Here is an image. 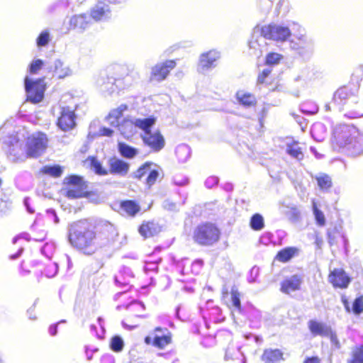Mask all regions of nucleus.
<instances>
[{"instance_id":"1","label":"nucleus","mask_w":363,"mask_h":363,"mask_svg":"<svg viewBox=\"0 0 363 363\" xmlns=\"http://www.w3.org/2000/svg\"><path fill=\"white\" fill-rule=\"evenodd\" d=\"M68 241L72 247L88 255H93L106 244L101 242L95 226L87 220H80L68 225Z\"/></svg>"},{"instance_id":"2","label":"nucleus","mask_w":363,"mask_h":363,"mask_svg":"<svg viewBox=\"0 0 363 363\" xmlns=\"http://www.w3.org/2000/svg\"><path fill=\"white\" fill-rule=\"evenodd\" d=\"M332 143L336 148L347 147L358 154L363 152V138L359 137L354 128L347 125H340L334 128Z\"/></svg>"},{"instance_id":"3","label":"nucleus","mask_w":363,"mask_h":363,"mask_svg":"<svg viewBox=\"0 0 363 363\" xmlns=\"http://www.w3.org/2000/svg\"><path fill=\"white\" fill-rule=\"evenodd\" d=\"M2 143L7 152L8 158L11 162H22L28 158L26 145H23L14 132L4 135L2 138Z\"/></svg>"},{"instance_id":"4","label":"nucleus","mask_w":363,"mask_h":363,"mask_svg":"<svg viewBox=\"0 0 363 363\" xmlns=\"http://www.w3.org/2000/svg\"><path fill=\"white\" fill-rule=\"evenodd\" d=\"M219 229L213 223H206L198 225L194 231V239L201 245H212L220 238Z\"/></svg>"},{"instance_id":"5","label":"nucleus","mask_w":363,"mask_h":363,"mask_svg":"<svg viewBox=\"0 0 363 363\" xmlns=\"http://www.w3.org/2000/svg\"><path fill=\"white\" fill-rule=\"evenodd\" d=\"M48 142L46 135L43 133H35L29 136L26 143L28 158H37L43 154Z\"/></svg>"},{"instance_id":"6","label":"nucleus","mask_w":363,"mask_h":363,"mask_svg":"<svg viewBox=\"0 0 363 363\" xmlns=\"http://www.w3.org/2000/svg\"><path fill=\"white\" fill-rule=\"evenodd\" d=\"M25 89L28 101L33 104L40 102L43 99L45 89L43 79L32 81L26 77L25 79Z\"/></svg>"},{"instance_id":"7","label":"nucleus","mask_w":363,"mask_h":363,"mask_svg":"<svg viewBox=\"0 0 363 363\" xmlns=\"http://www.w3.org/2000/svg\"><path fill=\"white\" fill-rule=\"evenodd\" d=\"M262 35L269 40L275 41H285L291 35V31L286 26L277 24L264 26L261 30Z\"/></svg>"},{"instance_id":"8","label":"nucleus","mask_w":363,"mask_h":363,"mask_svg":"<svg viewBox=\"0 0 363 363\" xmlns=\"http://www.w3.org/2000/svg\"><path fill=\"white\" fill-rule=\"evenodd\" d=\"M123 79L110 77L106 73H101L96 80V84L100 90L108 94H111L118 89H122Z\"/></svg>"},{"instance_id":"9","label":"nucleus","mask_w":363,"mask_h":363,"mask_svg":"<svg viewBox=\"0 0 363 363\" xmlns=\"http://www.w3.org/2000/svg\"><path fill=\"white\" fill-rule=\"evenodd\" d=\"M175 66L176 62L174 60H166L156 64L152 67L150 80L156 82L164 80Z\"/></svg>"},{"instance_id":"10","label":"nucleus","mask_w":363,"mask_h":363,"mask_svg":"<svg viewBox=\"0 0 363 363\" xmlns=\"http://www.w3.org/2000/svg\"><path fill=\"white\" fill-rule=\"evenodd\" d=\"M90 17L96 22H106L112 16V12L108 4L99 1L89 9Z\"/></svg>"},{"instance_id":"11","label":"nucleus","mask_w":363,"mask_h":363,"mask_svg":"<svg viewBox=\"0 0 363 363\" xmlns=\"http://www.w3.org/2000/svg\"><path fill=\"white\" fill-rule=\"evenodd\" d=\"M360 79L358 77L357 82L343 85L338 88L333 95V100L337 104H343L351 96H354L359 88Z\"/></svg>"},{"instance_id":"12","label":"nucleus","mask_w":363,"mask_h":363,"mask_svg":"<svg viewBox=\"0 0 363 363\" xmlns=\"http://www.w3.org/2000/svg\"><path fill=\"white\" fill-rule=\"evenodd\" d=\"M329 281L335 289H347L352 278L349 277L342 269L335 268L328 275Z\"/></svg>"},{"instance_id":"13","label":"nucleus","mask_w":363,"mask_h":363,"mask_svg":"<svg viewBox=\"0 0 363 363\" xmlns=\"http://www.w3.org/2000/svg\"><path fill=\"white\" fill-rule=\"evenodd\" d=\"M60 116L58 118L57 125L63 131H67L75 126V114L69 107H60Z\"/></svg>"},{"instance_id":"14","label":"nucleus","mask_w":363,"mask_h":363,"mask_svg":"<svg viewBox=\"0 0 363 363\" xmlns=\"http://www.w3.org/2000/svg\"><path fill=\"white\" fill-rule=\"evenodd\" d=\"M220 57V52L216 50L202 53L199 59V69L204 72L214 68Z\"/></svg>"},{"instance_id":"15","label":"nucleus","mask_w":363,"mask_h":363,"mask_svg":"<svg viewBox=\"0 0 363 363\" xmlns=\"http://www.w3.org/2000/svg\"><path fill=\"white\" fill-rule=\"evenodd\" d=\"M142 138L144 143L156 152L162 150L165 144L163 136L157 130L154 133H143Z\"/></svg>"},{"instance_id":"16","label":"nucleus","mask_w":363,"mask_h":363,"mask_svg":"<svg viewBox=\"0 0 363 363\" xmlns=\"http://www.w3.org/2000/svg\"><path fill=\"white\" fill-rule=\"evenodd\" d=\"M108 164L109 172L112 174L125 177L129 172V164L121 159L112 157L108 160Z\"/></svg>"},{"instance_id":"17","label":"nucleus","mask_w":363,"mask_h":363,"mask_svg":"<svg viewBox=\"0 0 363 363\" xmlns=\"http://www.w3.org/2000/svg\"><path fill=\"white\" fill-rule=\"evenodd\" d=\"M90 24L91 21L89 17L84 13L74 15L69 19L71 28L78 30L80 32H84L90 26Z\"/></svg>"},{"instance_id":"18","label":"nucleus","mask_w":363,"mask_h":363,"mask_svg":"<svg viewBox=\"0 0 363 363\" xmlns=\"http://www.w3.org/2000/svg\"><path fill=\"white\" fill-rule=\"evenodd\" d=\"M301 284V277L297 274L293 275L281 282V291L284 294H289L291 292L298 290Z\"/></svg>"},{"instance_id":"19","label":"nucleus","mask_w":363,"mask_h":363,"mask_svg":"<svg viewBox=\"0 0 363 363\" xmlns=\"http://www.w3.org/2000/svg\"><path fill=\"white\" fill-rule=\"evenodd\" d=\"M116 127L125 138H129L136 133L135 119L125 118Z\"/></svg>"},{"instance_id":"20","label":"nucleus","mask_w":363,"mask_h":363,"mask_svg":"<svg viewBox=\"0 0 363 363\" xmlns=\"http://www.w3.org/2000/svg\"><path fill=\"white\" fill-rule=\"evenodd\" d=\"M283 359V352L279 349H267L262 355L264 363H277Z\"/></svg>"},{"instance_id":"21","label":"nucleus","mask_w":363,"mask_h":363,"mask_svg":"<svg viewBox=\"0 0 363 363\" xmlns=\"http://www.w3.org/2000/svg\"><path fill=\"white\" fill-rule=\"evenodd\" d=\"M54 73L59 79H63L71 76L72 71L69 65H66L61 60L57 59L54 62Z\"/></svg>"},{"instance_id":"22","label":"nucleus","mask_w":363,"mask_h":363,"mask_svg":"<svg viewBox=\"0 0 363 363\" xmlns=\"http://www.w3.org/2000/svg\"><path fill=\"white\" fill-rule=\"evenodd\" d=\"M160 231V226L154 222H147L140 225L139 233L145 238L157 234Z\"/></svg>"},{"instance_id":"23","label":"nucleus","mask_w":363,"mask_h":363,"mask_svg":"<svg viewBox=\"0 0 363 363\" xmlns=\"http://www.w3.org/2000/svg\"><path fill=\"white\" fill-rule=\"evenodd\" d=\"M128 108L127 105L121 104L118 108L112 110L106 119L110 123L112 126L116 127V125H119V119L123 116V113Z\"/></svg>"},{"instance_id":"24","label":"nucleus","mask_w":363,"mask_h":363,"mask_svg":"<svg viewBox=\"0 0 363 363\" xmlns=\"http://www.w3.org/2000/svg\"><path fill=\"white\" fill-rule=\"evenodd\" d=\"M319 335L325 337H328L331 343L337 348H339L340 345L337 337L330 328L319 323Z\"/></svg>"},{"instance_id":"25","label":"nucleus","mask_w":363,"mask_h":363,"mask_svg":"<svg viewBox=\"0 0 363 363\" xmlns=\"http://www.w3.org/2000/svg\"><path fill=\"white\" fill-rule=\"evenodd\" d=\"M236 99L238 103L245 107H251L256 104L255 97L244 91H238L236 94Z\"/></svg>"},{"instance_id":"26","label":"nucleus","mask_w":363,"mask_h":363,"mask_svg":"<svg viewBox=\"0 0 363 363\" xmlns=\"http://www.w3.org/2000/svg\"><path fill=\"white\" fill-rule=\"evenodd\" d=\"M156 119L155 117L145 118H135V123L136 128H138L144 131V133L151 132L150 128L155 125Z\"/></svg>"},{"instance_id":"27","label":"nucleus","mask_w":363,"mask_h":363,"mask_svg":"<svg viewBox=\"0 0 363 363\" xmlns=\"http://www.w3.org/2000/svg\"><path fill=\"white\" fill-rule=\"evenodd\" d=\"M118 152L122 157L128 159L133 158L138 153V151L136 148L123 143H118Z\"/></svg>"},{"instance_id":"28","label":"nucleus","mask_w":363,"mask_h":363,"mask_svg":"<svg viewBox=\"0 0 363 363\" xmlns=\"http://www.w3.org/2000/svg\"><path fill=\"white\" fill-rule=\"evenodd\" d=\"M347 363H363V345L354 347Z\"/></svg>"},{"instance_id":"29","label":"nucleus","mask_w":363,"mask_h":363,"mask_svg":"<svg viewBox=\"0 0 363 363\" xmlns=\"http://www.w3.org/2000/svg\"><path fill=\"white\" fill-rule=\"evenodd\" d=\"M121 209L128 215L133 216L140 209V206L133 201H125L121 204Z\"/></svg>"},{"instance_id":"30","label":"nucleus","mask_w":363,"mask_h":363,"mask_svg":"<svg viewBox=\"0 0 363 363\" xmlns=\"http://www.w3.org/2000/svg\"><path fill=\"white\" fill-rule=\"evenodd\" d=\"M280 209L290 220L295 222L298 220L300 212L296 207L282 205Z\"/></svg>"},{"instance_id":"31","label":"nucleus","mask_w":363,"mask_h":363,"mask_svg":"<svg viewBox=\"0 0 363 363\" xmlns=\"http://www.w3.org/2000/svg\"><path fill=\"white\" fill-rule=\"evenodd\" d=\"M175 153L179 162H185L190 157L191 150L188 145H181L176 148Z\"/></svg>"},{"instance_id":"32","label":"nucleus","mask_w":363,"mask_h":363,"mask_svg":"<svg viewBox=\"0 0 363 363\" xmlns=\"http://www.w3.org/2000/svg\"><path fill=\"white\" fill-rule=\"evenodd\" d=\"M250 225L254 230L259 231L262 230L264 227L263 216L259 213L254 214L250 218Z\"/></svg>"},{"instance_id":"33","label":"nucleus","mask_w":363,"mask_h":363,"mask_svg":"<svg viewBox=\"0 0 363 363\" xmlns=\"http://www.w3.org/2000/svg\"><path fill=\"white\" fill-rule=\"evenodd\" d=\"M286 152L291 157L301 160L303 157V152L298 143H293L292 144H288L286 147Z\"/></svg>"},{"instance_id":"34","label":"nucleus","mask_w":363,"mask_h":363,"mask_svg":"<svg viewBox=\"0 0 363 363\" xmlns=\"http://www.w3.org/2000/svg\"><path fill=\"white\" fill-rule=\"evenodd\" d=\"M154 165L152 162H147L141 165L135 172L131 174V177L141 179L142 177L150 171V168Z\"/></svg>"},{"instance_id":"35","label":"nucleus","mask_w":363,"mask_h":363,"mask_svg":"<svg viewBox=\"0 0 363 363\" xmlns=\"http://www.w3.org/2000/svg\"><path fill=\"white\" fill-rule=\"evenodd\" d=\"M41 172L53 177H59L62 173V168L60 165L44 166L41 169Z\"/></svg>"},{"instance_id":"36","label":"nucleus","mask_w":363,"mask_h":363,"mask_svg":"<svg viewBox=\"0 0 363 363\" xmlns=\"http://www.w3.org/2000/svg\"><path fill=\"white\" fill-rule=\"evenodd\" d=\"M296 249L288 247L279 251L277 255V258L281 262L289 261L295 254Z\"/></svg>"},{"instance_id":"37","label":"nucleus","mask_w":363,"mask_h":363,"mask_svg":"<svg viewBox=\"0 0 363 363\" xmlns=\"http://www.w3.org/2000/svg\"><path fill=\"white\" fill-rule=\"evenodd\" d=\"M110 347L115 352H121L124 347L123 339L118 335L113 336L110 342Z\"/></svg>"},{"instance_id":"38","label":"nucleus","mask_w":363,"mask_h":363,"mask_svg":"<svg viewBox=\"0 0 363 363\" xmlns=\"http://www.w3.org/2000/svg\"><path fill=\"white\" fill-rule=\"evenodd\" d=\"M172 337H158L154 336L152 345L160 349L164 348L167 345L170 344Z\"/></svg>"},{"instance_id":"39","label":"nucleus","mask_w":363,"mask_h":363,"mask_svg":"<svg viewBox=\"0 0 363 363\" xmlns=\"http://www.w3.org/2000/svg\"><path fill=\"white\" fill-rule=\"evenodd\" d=\"M240 357H242V354L238 347L234 348L233 347H228L225 354V360L239 359Z\"/></svg>"},{"instance_id":"40","label":"nucleus","mask_w":363,"mask_h":363,"mask_svg":"<svg viewBox=\"0 0 363 363\" xmlns=\"http://www.w3.org/2000/svg\"><path fill=\"white\" fill-rule=\"evenodd\" d=\"M351 311L356 315H359L363 312V296L357 297L353 303Z\"/></svg>"},{"instance_id":"41","label":"nucleus","mask_w":363,"mask_h":363,"mask_svg":"<svg viewBox=\"0 0 363 363\" xmlns=\"http://www.w3.org/2000/svg\"><path fill=\"white\" fill-rule=\"evenodd\" d=\"M50 40V33L48 30H44L40 33L36 39L37 46L44 47L48 44Z\"/></svg>"},{"instance_id":"42","label":"nucleus","mask_w":363,"mask_h":363,"mask_svg":"<svg viewBox=\"0 0 363 363\" xmlns=\"http://www.w3.org/2000/svg\"><path fill=\"white\" fill-rule=\"evenodd\" d=\"M83 194V187L72 186L67 191L66 196L69 199H78L82 197Z\"/></svg>"},{"instance_id":"43","label":"nucleus","mask_w":363,"mask_h":363,"mask_svg":"<svg viewBox=\"0 0 363 363\" xmlns=\"http://www.w3.org/2000/svg\"><path fill=\"white\" fill-rule=\"evenodd\" d=\"M333 185L331 178L327 174H322L319 177V188L323 191H327Z\"/></svg>"},{"instance_id":"44","label":"nucleus","mask_w":363,"mask_h":363,"mask_svg":"<svg viewBox=\"0 0 363 363\" xmlns=\"http://www.w3.org/2000/svg\"><path fill=\"white\" fill-rule=\"evenodd\" d=\"M230 294L233 306L240 311L241 309L240 293L238 292V289L235 287H233Z\"/></svg>"},{"instance_id":"45","label":"nucleus","mask_w":363,"mask_h":363,"mask_svg":"<svg viewBox=\"0 0 363 363\" xmlns=\"http://www.w3.org/2000/svg\"><path fill=\"white\" fill-rule=\"evenodd\" d=\"M11 208V201L4 194L0 195V213H6Z\"/></svg>"},{"instance_id":"46","label":"nucleus","mask_w":363,"mask_h":363,"mask_svg":"<svg viewBox=\"0 0 363 363\" xmlns=\"http://www.w3.org/2000/svg\"><path fill=\"white\" fill-rule=\"evenodd\" d=\"M159 177V172L157 169L150 168V171L148 172V176L146 178L145 184L149 186H152L157 181Z\"/></svg>"},{"instance_id":"47","label":"nucleus","mask_w":363,"mask_h":363,"mask_svg":"<svg viewBox=\"0 0 363 363\" xmlns=\"http://www.w3.org/2000/svg\"><path fill=\"white\" fill-rule=\"evenodd\" d=\"M67 184L72 185L76 187H83L84 183L83 179L81 177L77 175H72L65 178Z\"/></svg>"},{"instance_id":"48","label":"nucleus","mask_w":363,"mask_h":363,"mask_svg":"<svg viewBox=\"0 0 363 363\" xmlns=\"http://www.w3.org/2000/svg\"><path fill=\"white\" fill-rule=\"evenodd\" d=\"M281 58H282V56L279 53H276V52L269 53L266 57V64L268 65H277Z\"/></svg>"},{"instance_id":"49","label":"nucleus","mask_w":363,"mask_h":363,"mask_svg":"<svg viewBox=\"0 0 363 363\" xmlns=\"http://www.w3.org/2000/svg\"><path fill=\"white\" fill-rule=\"evenodd\" d=\"M91 167L94 169L95 172L99 175L108 174V171L105 169L101 164L95 158H93L91 162Z\"/></svg>"},{"instance_id":"50","label":"nucleus","mask_w":363,"mask_h":363,"mask_svg":"<svg viewBox=\"0 0 363 363\" xmlns=\"http://www.w3.org/2000/svg\"><path fill=\"white\" fill-rule=\"evenodd\" d=\"M43 61L38 59L33 60L29 66V72L30 74H37L38 72L42 69L43 66Z\"/></svg>"},{"instance_id":"51","label":"nucleus","mask_w":363,"mask_h":363,"mask_svg":"<svg viewBox=\"0 0 363 363\" xmlns=\"http://www.w3.org/2000/svg\"><path fill=\"white\" fill-rule=\"evenodd\" d=\"M249 47L251 50H254L253 54L257 56H260L262 53L260 46L257 40H250L249 42Z\"/></svg>"},{"instance_id":"52","label":"nucleus","mask_w":363,"mask_h":363,"mask_svg":"<svg viewBox=\"0 0 363 363\" xmlns=\"http://www.w3.org/2000/svg\"><path fill=\"white\" fill-rule=\"evenodd\" d=\"M154 336L158 337H172L169 330L166 328L157 327L155 329Z\"/></svg>"},{"instance_id":"53","label":"nucleus","mask_w":363,"mask_h":363,"mask_svg":"<svg viewBox=\"0 0 363 363\" xmlns=\"http://www.w3.org/2000/svg\"><path fill=\"white\" fill-rule=\"evenodd\" d=\"M162 206L164 209L170 211H176L178 209L177 203L169 199L164 201Z\"/></svg>"},{"instance_id":"54","label":"nucleus","mask_w":363,"mask_h":363,"mask_svg":"<svg viewBox=\"0 0 363 363\" xmlns=\"http://www.w3.org/2000/svg\"><path fill=\"white\" fill-rule=\"evenodd\" d=\"M114 282L118 286H127L129 285V280H126L122 275H116Z\"/></svg>"},{"instance_id":"55","label":"nucleus","mask_w":363,"mask_h":363,"mask_svg":"<svg viewBox=\"0 0 363 363\" xmlns=\"http://www.w3.org/2000/svg\"><path fill=\"white\" fill-rule=\"evenodd\" d=\"M272 69L269 68L264 69L261 74H259L257 78V82L259 84H262L264 82L265 79L269 75Z\"/></svg>"},{"instance_id":"56","label":"nucleus","mask_w":363,"mask_h":363,"mask_svg":"<svg viewBox=\"0 0 363 363\" xmlns=\"http://www.w3.org/2000/svg\"><path fill=\"white\" fill-rule=\"evenodd\" d=\"M218 183V178L217 177H209L205 182V185L207 188H212Z\"/></svg>"},{"instance_id":"57","label":"nucleus","mask_w":363,"mask_h":363,"mask_svg":"<svg viewBox=\"0 0 363 363\" xmlns=\"http://www.w3.org/2000/svg\"><path fill=\"white\" fill-rule=\"evenodd\" d=\"M46 212H47V214L49 216L50 218L52 219L55 224L59 223L60 219L57 215L56 211L54 209H52V208L48 209Z\"/></svg>"},{"instance_id":"58","label":"nucleus","mask_w":363,"mask_h":363,"mask_svg":"<svg viewBox=\"0 0 363 363\" xmlns=\"http://www.w3.org/2000/svg\"><path fill=\"white\" fill-rule=\"evenodd\" d=\"M38 299L37 298L33 303V306L27 311V313L28 315V318L30 320H35L37 319L36 315L34 314L35 308L38 303Z\"/></svg>"},{"instance_id":"59","label":"nucleus","mask_w":363,"mask_h":363,"mask_svg":"<svg viewBox=\"0 0 363 363\" xmlns=\"http://www.w3.org/2000/svg\"><path fill=\"white\" fill-rule=\"evenodd\" d=\"M113 131L111 128L102 127L99 129V134L101 136H111Z\"/></svg>"},{"instance_id":"60","label":"nucleus","mask_w":363,"mask_h":363,"mask_svg":"<svg viewBox=\"0 0 363 363\" xmlns=\"http://www.w3.org/2000/svg\"><path fill=\"white\" fill-rule=\"evenodd\" d=\"M303 43H304L303 40L302 39L299 38L298 43L291 40L290 42V47L293 50H298L299 48L303 47Z\"/></svg>"},{"instance_id":"61","label":"nucleus","mask_w":363,"mask_h":363,"mask_svg":"<svg viewBox=\"0 0 363 363\" xmlns=\"http://www.w3.org/2000/svg\"><path fill=\"white\" fill-rule=\"evenodd\" d=\"M62 323H65V320H62L59 321L57 323L51 325L49 327V333L50 334V335H52V336L56 335V334L57 333V325L60 324Z\"/></svg>"},{"instance_id":"62","label":"nucleus","mask_w":363,"mask_h":363,"mask_svg":"<svg viewBox=\"0 0 363 363\" xmlns=\"http://www.w3.org/2000/svg\"><path fill=\"white\" fill-rule=\"evenodd\" d=\"M311 331L314 335H318V322L315 320H311L309 324Z\"/></svg>"},{"instance_id":"63","label":"nucleus","mask_w":363,"mask_h":363,"mask_svg":"<svg viewBox=\"0 0 363 363\" xmlns=\"http://www.w3.org/2000/svg\"><path fill=\"white\" fill-rule=\"evenodd\" d=\"M20 238H23V239H25L28 241L30 240V235L29 234L26 233H21L16 237L13 238V243L15 244L16 243L17 240Z\"/></svg>"},{"instance_id":"64","label":"nucleus","mask_w":363,"mask_h":363,"mask_svg":"<svg viewBox=\"0 0 363 363\" xmlns=\"http://www.w3.org/2000/svg\"><path fill=\"white\" fill-rule=\"evenodd\" d=\"M355 74H356V82H357V79L358 77L360 79V81L362 80V77H363V64L361 65L357 69V70L355 71Z\"/></svg>"}]
</instances>
